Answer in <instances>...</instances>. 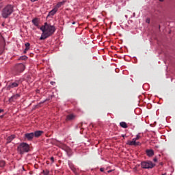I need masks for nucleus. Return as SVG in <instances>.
<instances>
[{
	"instance_id": "32",
	"label": "nucleus",
	"mask_w": 175,
	"mask_h": 175,
	"mask_svg": "<svg viewBox=\"0 0 175 175\" xmlns=\"http://www.w3.org/2000/svg\"><path fill=\"white\" fill-rule=\"evenodd\" d=\"M160 1V2H163V0H159Z\"/></svg>"
},
{
	"instance_id": "10",
	"label": "nucleus",
	"mask_w": 175,
	"mask_h": 175,
	"mask_svg": "<svg viewBox=\"0 0 175 175\" xmlns=\"http://www.w3.org/2000/svg\"><path fill=\"white\" fill-rule=\"evenodd\" d=\"M21 95L20 94H14L12 96L10 97V100L14 102V100H17L18 98H20Z\"/></svg>"
},
{
	"instance_id": "22",
	"label": "nucleus",
	"mask_w": 175,
	"mask_h": 175,
	"mask_svg": "<svg viewBox=\"0 0 175 175\" xmlns=\"http://www.w3.org/2000/svg\"><path fill=\"white\" fill-rule=\"evenodd\" d=\"M20 59H21L22 61H25V59H28V57H27L26 55L21 56L20 57Z\"/></svg>"
},
{
	"instance_id": "26",
	"label": "nucleus",
	"mask_w": 175,
	"mask_h": 175,
	"mask_svg": "<svg viewBox=\"0 0 175 175\" xmlns=\"http://www.w3.org/2000/svg\"><path fill=\"white\" fill-rule=\"evenodd\" d=\"M146 23H148V24H150V19H147V20H146Z\"/></svg>"
},
{
	"instance_id": "24",
	"label": "nucleus",
	"mask_w": 175,
	"mask_h": 175,
	"mask_svg": "<svg viewBox=\"0 0 175 175\" xmlns=\"http://www.w3.org/2000/svg\"><path fill=\"white\" fill-rule=\"evenodd\" d=\"M51 161L52 163H54V158L53 157H51Z\"/></svg>"
},
{
	"instance_id": "8",
	"label": "nucleus",
	"mask_w": 175,
	"mask_h": 175,
	"mask_svg": "<svg viewBox=\"0 0 175 175\" xmlns=\"http://www.w3.org/2000/svg\"><path fill=\"white\" fill-rule=\"evenodd\" d=\"M34 137L33 133H27L25 134V139L29 142H32Z\"/></svg>"
},
{
	"instance_id": "6",
	"label": "nucleus",
	"mask_w": 175,
	"mask_h": 175,
	"mask_svg": "<svg viewBox=\"0 0 175 175\" xmlns=\"http://www.w3.org/2000/svg\"><path fill=\"white\" fill-rule=\"evenodd\" d=\"M16 70L18 72V73H22V72H24L25 70V65L23 64H18L16 66Z\"/></svg>"
},
{
	"instance_id": "9",
	"label": "nucleus",
	"mask_w": 175,
	"mask_h": 175,
	"mask_svg": "<svg viewBox=\"0 0 175 175\" xmlns=\"http://www.w3.org/2000/svg\"><path fill=\"white\" fill-rule=\"evenodd\" d=\"M39 18H34L32 19L31 23L32 24H33V25H35V27H37V28H40V27L39 26Z\"/></svg>"
},
{
	"instance_id": "4",
	"label": "nucleus",
	"mask_w": 175,
	"mask_h": 175,
	"mask_svg": "<svg viewBox=\"0 0 175 175\" xmlns=\"http://www.w3.org/2000/svg\"><path fill=\"white\" fill-rule=\"evenodd\" d=\"M142 138V136H140V133H138L136 135V137L133 138L132 141L129 140L126 142V144L128 146H140V142H136L137 140H139Z\"/></svg>"
},
{
	"instance_id": "1",
	"label": "nucleus",
	"mask_w": 175,
	"mask_h": 175,
	"mask_svg": "<svg viewBox=\"0 0 175 175\" xmlns=\"http://www.w3.org/2000/svg\"><path fill=\"white\" fill-rule=\"evenodd\" d=\"M40 29L42 31L40 40H44L45 39H47V38H50V36L54 35V32H55L57 29L55 28V26L45 23L44 25H42Z\"/></svg>"
},
{
	"instance_id": "15",
	"label": "nucleus",
	"mask_w": 175,
	"mask_h": 175,
	"mask_svg": "<svg viewBox=\"0 0 175 175\" xmlns=\"http://www.w3.org/2000/svg\"><path fill=\"white\" fill-rule=\"evenodd\" d=\"M66 2V0H63L62 2H59L56 4L55 8L58 10L61 6L65 5V3Z\"/></svg>"
},
{
	"instance_id": "25",
	"label": "nucleus",
	"mask_w": 175,
	"mask_h": 175,
	"mask_svg": "<svg viewBox=\"0 0 175 175\" xmlns=\"http://www.w3.org/2000/svg\"><path fill=\"white\" fill-rule=\"evenodd\" d=\"M100 172H104L105 168H100Z\"/></svg>"
},
{
	"instance_id": "20",
	"label": "nucleus",
	"mask_w": 175,
	"mask_h": 175,
	"mask_svg": "<svg viewBox=\"0 0 175 175\" xmlns=\"http://www.w3.org/2000/svg\"><path fill=\"white\" fill-rule=\"evenodd\" d=\"M42 174L43 175H49V174H50V171H49V170H43Z\"/></svg>"
},
{
	"instance_id": "14",
	"label": "nucleus",
	"mask_w": 175,
	"mask_h": 175,
	"mask_svg": "<svg viewBox=\"0 0 175 175\" xmlns=\"http://www.w3.org/2000/svg\"><path fill=\"white\" fill-rule=\"evenodd\" d=\"M43 135V131H37L33 133L34 137H40Z\"/></svg>"
},
{
	"instance_id": "16",
	"label": "nucleus",
	"mask_w": 175,
	"mask_h": 175,
	"mask_svg": "<svg viewBox=\"0 0 175 175\" xmlns=\"http://www.w3.org/2000/svg\"><path fill=\"white\" fill-rule=\"evenodd\" d=\"M25 49L23 51L24 54H27V52L28 51V50H29V46H31V44H29V42H27L25 44Z\"/></svg>"
},
{
	"instance_id": "17",
	"label": "nucleus",
	"mask_w": 175,
	"mask_h": 175,
	"mask_svg": "<svg viewBox=\"0 0 175 175\" xmlns=\"http://www.w3.org/2000/svg\"><path fill=\"white\" fill-rule=\"evenodd\" d=\"M57 12H58V10L56 8H54L51 11L49 12V16H54Z\"/></svg>"
},
{
	"instance_id": "28",
	"label": "nucleus",
	"mask_w": 175,
	"mask_h": 175,
	"mask_svg": "<svg viewBox=\"0 0 175 175\" xmlns=\"http://www.w3.org/2000/svg\"><path fill=\"white\" fill-rule=\"evenodd\" d=\"M153 161H154V162H157L158 161V159H154Z\"/></svg>"
},
{
	"instance_id": "30",
	"label": "nucleus",
	"mask_w": 175,
	"mask_h": 175,
	"mask_svg": "<svg viewBox=\"0 0 175 175\" xmlns=\"http://www.w3.org/2000/svg\"><path fill=\"white\" fill-rule=\"evenodd\" d=\"M126 135H122V137H125Z\"/></svg>"
},
{
	"instance_id": "33",
	"label": "nucleus",
	"mask_w": 175,
	"mask_h": 175,
	"mask_svg": "<svg viewBox=\"0 0 175 175\" xmlns=\"http://www.w3.org/2000/svg\"><path fill=\"white\" fill-rule=\"evenodd\" d=\"M51 84H52V85L54 84V82H51Z\"/></svg>"
},
{
	"instance_id": "27",
	"label": "nucleus",
	"mask_w": 175,
	"mask_h": 175,
	"mask_svg": "<svg viewBox=\"0 0 175 175\" xmlns=\"http://www.w3.org/2000/svg\"><path fill=\"white\" fill-rule=\"evenodd\" d=\"M0 113H3V109H0Z\"/></svg>"
},
{
	"instance_id": "5",
	"label": "nucleus",
	"mask_w": 175,
	"mask_h": 175,
	"mask_svg": "<svg viewBox=\"0 0 175 175\" xmlns=\"http://www.w3.org/2000/svg\"><path fill=\"white\" fill-rule=\"evenodd\" d=\"M142 169H152L155 166L152 161H142L141 163Z\"/></svg>"
},
{
	"instance_id": "29",
	"label": "nucleus",
	"mask_w": 175,
	"mask_h": 175,
	"mask_svg": "<svg viewBox=\"0 0 175 175\" xmlns=\"http://www.w3.org/2000/svg\"><path fill=\"white\" fill-rule=\"evenodd\" d=\"M36 1H38V0H31V2H36Z\"/></svg>"
},
{
	"instance_id": "19",
	"label": "nucleus",
	"mask_w": 175,
	"mask_h": 175,
	"mask_svg": "<svg viewBox=\"0 0 175 175\" xmlns=\"http://www.w3.org/2000/svg\"><path fill=\"white\" fill-rule=\"evenodd\" d=\"M66 151L68 155V157H70L72 155V154H73V152L72 151V149L69 148H67L66 149Z\"/></svg>"
},
{
	"instance_id": "23",
	"label": "nucleus",
	"mask_w": 175,
	"mask_h": 175,
	"mask_svg": "<svg viewBox=\"0 0 175 175\" xmlns=\"http://www.w3.org/2000/svg\"><path fill=\"white\" fill-rule=\"evenodd\" d=\"M70 167L71 170H72V172H76V168L75 167V166L70 165Z\"/></svg>"
},
{
	"instance_id": "18",
	"label": "nucleus",
	"mask_w": 175,
	"mask_h": 175,
	"mask_svg": "<svg viewBox=\"0 0 175 175\" xmlns=\"http://www.w3.org/2000/svg\"><path fill=\"white\" fill-rule=\"evenodd\" d=\"M120 126H121V128H124V129H126V128H128V124H126V122H121L120 123Z\"/></svg>"
},
{
	"instance_id": "3",
	"label": "nucleus",
	"mask_w": 175,
	"mask_h": 175,
	"mask_svg": "<svg viewBox=\"0 0 175 175\" xmlns=\"http://www.w3.org/2000/svg\"><path fill=\"white\" fill-rule=\"evenodd\" d=\"M29 144L25 142L21 143L19 146L17 147V151L21 155H23V154H25V152H29Z\"/></svg>"
},
{
	"instance_id": "21",
	"label": "nucleus",
	"mask_w": 175,
	"mask_h": 175,
	"mask_svg": "<svg viewBox=\"0 0 175 175\" xmlns=\"http://www.w3.org/2000/svg\"><path fill=\"white\" fill-rule=\"evenodd\" d=\"M5 165V161H0V167H3Z\"/></svg>"
},
{
	"instance_id": "31",
	"label": "nucleus",
	"mask_w": 175,
	"mask_h": 175,
	"mask_svg": "<svg viewBox=\"0 0 175 175\" xmlns=\"http://www.w3.org/2000/svg\"><path fill=\"white\" fill-rule=\"evenodd\" d=\"M76 24V22H72V25H75Z\"/></svg>"
},
{
	"instance_id": "13",
	"label": "nucleus",
	"mask_w": 175,
	"mask_h": 175,
	"mask_svg": "<svg viewBox=\"0 0 175 175\" xmlns=\"http://www.w3.org/2000/svg\"><path fill=\"white\" fill-rule=\"evenodd\" d=\"M146 155L151 158V157H154V150L152 149H147L146 150Z\"/></svg>"
},
{
	"instance_id": "12",
	"label": "nucleus",
	"mask_w": 175,
	"mask_h": 175,
	"mask_svg": "<svg viewBox=\"0 0 175 175\" xmlns=\"http://www.w3.org/2000/svg\"><path fill=\"white\" fill-rule=\"evenodd\" d=\"M16 139L15 135H11L10 136L8 137L6 144H9V143H12V142H13V139Z\"/></svg>"
},
{
	"instance_id": "7",
	"label": "nucleus",
	"mask_w": 175,
	"mask_h": 175,
	"mask_svg": "<svg viewBox=\"0 0 175 175\" xmlns=\"http://www.w3.org/2000/svg\"><path fill=\"white\" fill-rule=\"evenodd\" d=\"M19 83L18 82H12L10 83L8 86H7V90L8 91H10V90H13V88H16V87H18Z\"/></svg>"
},
{
	"instance_id": "2",
	"label": "nucleus",
	"mask_w": 175,
	"mask_h": 175,
	"mask_svg": "<svg viewBox=\"0 0 175 175\" xmlns=\"http://www.w3.org/2000/svg\"><path fill=\"white\" fill-rule=\"evenodd\" d=\"M14 12V7L12 5L8 4L1 11L3 18H8Z\"/></svg>"
},
{
	"instance_id": "11",
	"label": "nucleus",
	"mask_w": 175,
	"mask_h": 175,
	"mask_svg": "<svg viewBox=\"0 0 175 175\" xmlns=\"http://www.w3.org/2000/svg\"><path fill=\"white\" fill-rule=\"evenodd\" d=\"M76 118V115L71 113L66 116V121H72Z\"/></svg>"
}]
</instances>
